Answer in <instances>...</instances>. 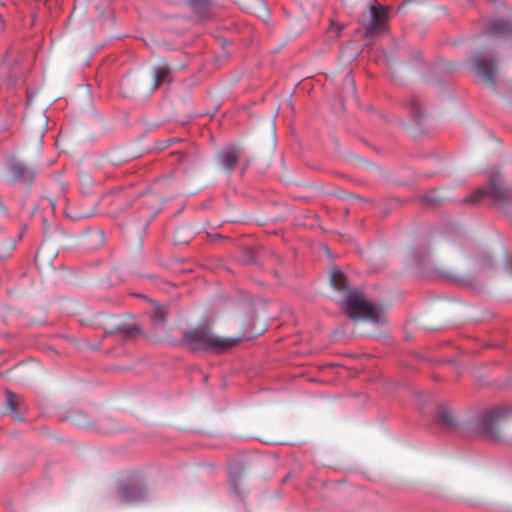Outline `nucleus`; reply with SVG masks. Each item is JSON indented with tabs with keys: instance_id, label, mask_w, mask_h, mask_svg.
<instances>
[{
	"instance_id": "nucleus-1",
	"label": "nucleus",
	"mask_w": 512,
	"mask_h": 512,
	"mask_svg": "<svg viewBox=\"0 0 512 512\" xmlns=\"http://www.w3.org/2000/svg\"><path fill=\"white\" fill-rule=\"evenodd\" d=\"M331 286L343 293L339 304L344 313L352 320H365L377 323L382 316V309L357 290H349L345 275L334 270L330 274Z\"/></svg>"
},
{
	"instance_id": "nucleus-2",
	"label": "nucleus",
	"mask_w": 512,
	"mask_h": 512,
	"mask_svg": "<svg viewBox=\"0 0 512 512\" xmlns=\"http://www.w3.org/2000/svg\"><path fill=\"white\" fill-rule=\"evenodd\" d=\"M184 341L189 349L193 351L198 350H213L216 352L224 351L237 345L240 342L238 338H222L211 331L207 326H199L185 330Z\"/></svg>"
},
{
	"instance_id": "nucleus-3",
	"label": "nucleus",
	"mask_w": 512,
	"mask_h": 512,
	"mask_svg": "<svg viewBox=\"0 0 512 512\" xmlns=\"http://www.w3.org/2000/svg\"><path fill=\"white\" fill-rule=\"evenodd\" d=\"M362 22L367 44H370L384 30V7L377 4L376 0H371L368 3V10L362 14Z\"/></svg>"
},
{
	"instance_id": "nucleus-4",
	"label": "nucleus",
	"mask_w": 512,
	"mask_h": 512,
	"mask_svg": "<svg viewBox=\"0 0 512 512\" xmlns=\"http://www.w3.org/2000/svg\"><path fill=\"white\" fill-rule=\"evenodd\" d=\"M95 328L103 329L105 336L115 333L131 335L137 331V327L126 324L123 320L116 316L107 314H99L94 319Z\"/></svg>"
},
{
	"instance_id": "nucleus-5",
	"label": "nucleus",
	"mask_w": 512,
	"mask_h": 512,
	"mask_svg": "<svg viewBox=\"0 0 512 512\" xmlns=\"http://www.w3.org/2000/svg\"><path fill=\"white\" fill-rule=\"evenodd\" d=\"M507 413L508 409L505 407H497L485 411L477 418V431L486 437H494L496 435V424Z\"/></svg>"
},
{
	"instance_id": "nucleus-6",
	"label": "nucleus",
	"mask_w": 512,
	"mask_h": 512,
	"mask_svg": "<svg viewBox=\"0 0 512 512\" xmlns=\"http://www.w3.org/2000/svg\"><path fill=\"white\" fill-rule=\"evenodd\" d=\"M5 178L11 183H22L24 185H31L35 178V172L25 166L23 163L13 160L10 162Z\"/></svg>"
},
{
	"instance_id": "nucleus-7",
	"label": "nucleus",
	"mask_w": 512,
	"mask_h": 512,
	"mask_svg": "<svg viewBox=\"0 0 512 512\" xmlns=\"http://www.w3.org/2000/svg\"><path fill=\"white\" fill-rule=\"evenodd\" d=\"M476 73L485 81L492 83L496 74V67L492 60L479 57L474 61Z\"/></svg>"
},
{
	"instance_id": "nucleus-8",
	"label": "nucleus",
	"mask_w": 512,
	"mask_h": 512,
	"mask_svg": "<svg viewBox=\"0 0 512 512\" xmlns=\"http://www.w3.org/2000/svg\"><path fill=\"white\" fill-rule=\"evenodd\" d=\"M171 73L172 69L165 62L155 66L153 69V89H157L164 82H170Z\"/></svg>"
},
{
	"instance_id": "nucleus-9",
	"label": "nucleus",
	"mask_w": 512,
	"mask_h": 512,
	"mask_svg": "<svg viewBox=\"0 0 512 512\" xmlns=\"http://www.w3.org/2000/svg\"><path fill=\"white\" fill-rule=\"evenodd\" d=\"M6 396L8 408L10 409V411L15 413V416L18 420H22L21 415L26 411V408L22 403L21 397L12 393L11 391H8Z\"/></svg>"
},
{
	"instance_id": "nucleus-10",
	"label": "nucleus",
	"mask_w": 512,
	"mask_h": 512,
	"mask_svg": "<svg viewBox=\"0 0 512 512\" xmlns=\"http://www.w3.org/2000/svg\"><path fill=\"white\" fill-rule=\"evenodd\" d=\"M221 162L227 171H231L237 164L239 158V152L237 148H229L219 154Z\"/></svg>"
},
{
	"instance_id": "nucleus-11",
	"label": "nucleus",
	"mask_w": 512,
	"mask_h": 512,
	"mask_svg": "<svg viewBox=\"0 0 512 512\" xmlns=\"http://www.w3.org/2000/svg\"><path fill=\"white\" fill-rule=\"evenodd\" d=\"M360 53L359 46L355 42L345 44L340 51V58L344 62L354 61Z\"/></svg>"
},
{
	"instance_id": "nucleus-12",
	"label": "nucleus",
	"mask_w": 512,
	"mask_h": 512,
	"mask_svg": "<svg viewBox=\"0 0 512 512\" xmlns=\"http://www.w3.org/2000/svg\"><path fill=\"white\" fill-rule=\"evenodd\" d=\"M490 195L493 198L500 197V187L495 183H492L489 188H480L478 189L469 199L470 202H477L483 195Z\"/></svg>"
},
{
	"instance_id": "nucleus-13",
	"label": "nucleus",
	"mask_w": 512,
	"mask_h": 512,
	"mask_svg": "<svg viewBox=\"0 0 512 512\" xmlns=\"http://www.w3.org/2000/svg\"><path fill=\"white\" fill-rule=\"evenodd\" d=\"M122 497L125 503H132L143 499L144 492L140 487L131 486L123 490Z\"/></svg>"
},
{
	"instance_id": "nucleus-14",
	"label": "nucleus",
	"mask_w": 512,
	"mask_h": 512,
	"mask_svg": "<svg viewBox=\"0 0 512 512\" xmlns=\"http://www.w3.org/2000/svg\"><path fill=\"white\" fill-rule=\"evenodd\" d=\"M166 314L167 313L164 306H161L159 304L153 305L151 311V319L154 325H163L166 322Z\"/></svg>"
},
{
	"instance_id": "nucleus-15",
	"label": "nucleus",
	"mask_w": 512,
	"mask_h": 512,
	"mask_svg": "<svg viewBox=\"0 0 512 512\" xmlns=\"http://www.w3.org/2000/svg\"><path fill=\"white\" fill-rule=\"evenodd\" d=\"M438 421L448 427H455L457 425V421L453 413L446 408H441L438 412Z\"/></svg>"
},
{
	"instance_id": "nucleus-16",
	"label": "nucleus",
	"mask_w": 512,
	"mask_h": 512,
	"mask_svg": "<svg viewBox=\"0 0 512 512\" xmlns=\"http://www.w3.org/2000/svg\"><path fill=\"white\" fill-rule=\"evenodd\" d=\"M493 33H509L512 29L510 23L505 20H495L490 26Z\"/></svg>"
},
{
	"instance_id": "nucleus-17",
	"label": "nucleus",
	"mask_w": 512,
	"mask_h": 512,
	"mask_svg": "<svg viewBox=\"0 0 512 512\" xmlns=\"http://www.w3.org/2000/svg\"><path fill=\"white\" fill-rule=\"evenodd\" d=\"M188 1L193 6H202L205 3V0H188Z\"/></svg>"
},
{
	"instance_id": "nucleus-18",
	"label": "nucleus",
	"mask_w": 512,
	"mask_h": 512,
	"mask_svg": "<svg viewBox=\"0 0 512 512\" xmlns=\"http://www.w3.org/2000/svg\"><path fill=\"white\" fill-rule=\"evenodd\" d=\"M330 28L336 30V35L339 34L340 30L342 29V26H339L338 24L334 23L333 21L330 24Z\"/></svg>"
},
{
	"instance_id": "nucleus-19",
	"label": "nucleus",
	"mask_w": 512,
	"mask_h": 512,
	"mask_svg": "<svg viewBox=\"0 0 512 512\" xmlns=\"http://www.w3.org/2000/svg\"><path fill=\"white\" fill-rule=\"evenodd\" d=\"M92 215L91 212H83V213H79L75 216L76 219L78 218H87V217H90Z\"/></svg>"
},
{
	"instance_id": "nucleus-20",
	"label": "nucleus",
	"mask_w": 512,
	"mask_h": 512,
	"mask_svg": "<svg viewBox=\"0 0 512 512\" xmlns=\"http://www.w3.org/2000/svg\"><path fill=\"white\" fill-rule=\"evenodd\" d=\"M43 134H44V131H43V129H41V130H40V132H39V135H38V137H39V143H40V144H42V137H43Z\"/></svg>"
}]
</instances>
